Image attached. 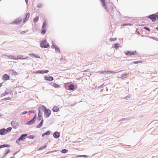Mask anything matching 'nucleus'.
I'll list each match as a JSON object with an SVG mask.
<instances>
[{
  "label": "nucleus",
  "instance_id": "8",
  "mask_svg": "<svg viewBox=\"0 0 158 158\" xmlns=\"http://www.w3.org/2000/svg\"><path fill=\"white\" fill-rule=\"evenodd\" d=\"M13 128L16 129L18 126V123L15 121H12L11 123Z\"/></svg>",
  "mask_w": 158,
  "mask_h": 158
},
{
  "label": "nucleus",
  "instance_id": "41",
  "mask_svg": "<svg viewBox=\"0 0 158 158\" xmlns=\"http://www.w3.org/2000/svg\"><path fill=\"white\" fill-rule=\"evenodd\" d=\"M144 28L148 31H150V29L149 28L147 27H144Z\"/></svg>",
  "mask_w": 158,
  "mask_h": 158
},
{
  "label": "nucleus",
  "instance_id": "38",
  "mask_svg": "<svg viewBox=\"0 0 158 158\" xmlns=\"http://www.w3.org/2000/svg\"><path fill=\"white\" fill-rule=\"evenodd\" d=\"M142 62V61H136L134 62V64H136V63H139Z\"/></svg>",
  "mask_w": 158,
  "mask_h": 158
},
{
  "label": "nucleus",
  "instance_id": "18",
  "mask_svg": "<svg viewBox=\"0 0 158 158\" xmlns=\"http://www.w3.org/2000/svg\"><path fill=\"white\" fill-rule=\"evenodd\" d=\"M42 114L41 113L40 110H39L38 117V120L39 121L41 120L42 119Z\"/></svg>",
  "mask_w": 158,
  "mask_h": 158
},
{
  "label": "nucleus",
  "instance_id": "26",
  "mask_svg": "<svg viewBox=\"0 0 158 158\" xmlns=\"http://www.w3.org/2000/svg\"><path fill=\"white\" fill-rule=\"evenodd\" d=\"M47 145H45L42 146L41 147H40V148H39L38 149V150H43V149H44L45 148H46V147H47Z\"/></svg>",
  "mask_w": 158,
  "mask_h": 158
},
{
  "label": "nucleus",
  "instance_id": "46",
  "mask_svg": "<svg viewBox=\"0 0 158 158\" xmlns=\"http://www.w3.org/2000/svg\"><path fill=\"white\" fill-rule=\"evenodd\" d=\"M127 25V24H123V25H122V26H126V25Z\"/></svg>",
  "mask_w": 158,
  "mask_h": 158
},
{
  "label": "nucleus",
  "instance_id": "48",
  "mask_svg": "<svg viewBox=\"0 0 158 158\" xmlns=\"http://www.w3.org/2000/svg\"><path fill=\"white\" fill-rule=\"evenodd\" d=\"M25 1L26 2V3H27V0H25Z\"/></svg>",
  "mask_w": 158,
  "mask_h": 158
},
{
  "label": "nucleus",
  "instance_id": "40",
  "mask_svg": "<svg viewBox=\"0 0 158 158\" xmlns=\"http://www.w3.org/2000/svg\"><path fill=\"white\" fill-rule=\"evenodd\" d=\"M77 157H86V156L85 155H79L78 156H77Z\"/></svg>",
  "mask_w": 158,
  "mask_h": 158
},
{
  "label": "nucleus",
  "instance_id": "39",
  "mask_svg": "<svg viewBox=\"0 0 158 158\" xmlns=\"http://www.w3.org/2000/svg\"><path fill=\"white\" fill-rule=\"evenodd\" d=\"M12 129V128L11 127H8L7 128V130L8 131H11V130Z\"/></svg>",
  "mask_w": 158,
  "mask_h": 158
},
{
  "label": "nucleus",
  "instance_id": "2",
  "mask_svg": "<svg viewBox=\"0 0 158 158\" xmlns=\"http://www.w3.org/2000/svg\"><path fill=\"white\" fill-rule=\"evenodd\" d=\"M10 152V149L9 148L2 149L1 153L2 157L5 156L7 153Z\"/></svg>",
  "mask_w": 158,
  "mask_h": 158
},
{
  "label": "nucleus",
  "instance_id": "20",
  "mask_svg": "<svg viewBox=\"0 0 158 158\" xmlns=\"http://www.w3.org/2000/svg\"><path fill=\"white\" fill-rule=\"evenodd\" d=\"M30 17V14L29 13H28L27 14L26 17L24 19V20L23 21V22H27L28 20V19Z\"/></svg>",
  "mask_w": 158,
  "mask_h": 158
},
{
  "label": "nucleus",
  "instance_id": "32",
  "mask_svg": "<svg viewBox=\"0 0 158 158\" xmlns=\"http://www.w3.org/2000/svg\"><path fill=\"white\" fill-rule=\"evenodd\" d=\"M43 5L41 3H39L37 5V7L38 8H41L43 7Z\"/></svg>",
  "mask_w": 158,
  "mask_h": 158
},
{
  "label": "nucleus",
  "instance_id": "11",
  "mask_svg": "<svg viewBox=\"0 0 158 158\" xmlns=\"http://www.w3.org/2000/svg\"><path fill=\"white\" fill-rule=\"evenodd\" d=\"M10 146L6 144H4L3 145H2L0 146V156H2V155L1 154V153H2V149H1V148H3L4 147H9Z\"/></svg>",
  "mask_w": 158,
  "mask_h": 158
},
{
  "label": "nucleus",
  "instance_id": "25",
  "mask_svg": "<svg viewBox=\"0 0 158 158\" xmlns=\"http://www.w3.org/2000/svg\"><path fill=\"white\" fill-rule=\"evenodd\" d=\"M74 88V86L73 85H71L69 86V89L70 90H72Z\"/></svg>",
  "mask_w": 158,
  "mask_h": 158
},
{
  "label": "nucleus",
  "instance_id": "22",
  "mask_svg": "<svg viewBox=\"0 0 158 158\" xmlns=\"http://www.w3.org/2000/svg\"><path fill=\"white\" fill-rule=\"evenodd\" d=\"M101 2H102V5L104 7L105 9H107L106 5H105V0H100Z\"/></svg>",
  "mask_w": 158,
  "mask_h": 158
},
{
  "label": "nucleus",
  "instance_id": "24",
  "mask_svg": "<svg viewBox=\"0 0 158 158\" xmlns=\"http://www.w3.org/2000/svg\"><path fill=\"white\" fill-rule=\"evenodd\" d=\"M50 131H48L46 132L45 133H44L42 135V136L44 137L45 135H50Z\"/></svg>",
  "mask_w": 158,
  "mask_h": 158
},
{
  "label": "nucleus",
  "instance_id": "14",
  "mask_svg": "<svg viewBox=\"0 0 158 158\" xmlns=\"http://www.w3.org/2000/svg\"><path fill=\"white\" fill-rule=\"evenodd\" d=\"M49 71L48 70H44V71H41V70H39L37 71H36L35 72V73L36 74L37 73H47Z\"/></svg>",
  "mask_w": 158,
  "mask_h": 158
},
{
  "label": "nucleus",
  "instance_id": "17",
  "mask_svg": "<svg viewBox=\"0 0 158 158\" xmlns=\"http://www.w3.org/2000/svg\"><path fill=\"white\" fill-rule=\"evenodd\" d=\"M3 78L6 80H8L9 79L10 77L7 74H5L3 76Z\"/></svg>",
  "mask_w": 158,
  "mask_h": 158
},
{
  "label": "nucleus",
  "instance_id": "30",
  "mask_svg": "<svg viewBox=\"0 0 158 158\" xmlns=\"http://www.w3.org/2000/svg\"><path fill=\"white\" fill-rule=\"evenodd\" d=\"M53 86L55 88H58L60 87V86L58 85V84H56L55 83H54L53 85Z\"/></svg>",
  "mask_w": 158,
  "mask_h": 158
},
{
  "label": "nucleus",
  "instance_id": "10",
  "mask_svg": "<svg viewBox=\"0 0 158 158\" xmlns=\"http://www.w3.org/2000/svg\"><path fill=\"white\" fill-rule=\"evenodd\" d=\"M8 132L7 130L5 129H2L0 130V134L4 135L6 134Z\"/></svg>",
  "mask_w": 158,
  "mask_h": 158
},
{
  "label": "nucleus",
  "instance_id": "29",
  "mask_svg": "<svg viewBox=\"0 0 158 158\" xmlns=\"http://www.w3.org/2000/svg\"><path fill=\"white\" fill-rule=\"evenodd\" d=\"M47 25V23H46V21H45L44 22V23H43L42 26V28H45V27H46Z\"/></svg>",
  "mask_w": 158,
  "mask_h": 158
},
{
  "label": "nucleus",
  "instance_id": "15",
  "mask_svg": "<svg viewBox=\"0 0 158 158\" xmlns=\"http://www.w3.org/2000/svg\"><path fill=\"white\" fill-rule=\"evenodd\" d=\"M53 136L56 138H58L60 137V133L57 131L56 132L53 133Z\"/></svg>",
  "mask_w": 158,
  "mask_h": 158
},
{
  "label": "nucleus",
  "instance_id": "21",
  "mask_svg": "<svg viewBox=\"0 0 158 158\" xmlns=\"http://www.w3.org/2000/svg\"><path fill=\"white\" fill-rule=\"evenodd\" d=\"M29 55L32 57H35L38 58H40V57L34 54H30Z\"/></svg>",
  "mask_w": 158,
  "mask_h": 158
},
{
  "label": "nucleus",
  "instance_id": "44",
  "mask_svg": "<svg viewBox=\"0 0 158 158\" xmlns=\"http://www.w3.org/2000/svg\"><path fill=\"white\" fill-rule=\"evenodd\" d=\"M156 18L158 19V12L156 13Z\"/></svg>",
  "mask_w": 158,
  "mask_h": 158
},
{
  "label": "nucleus",
  "instance_id": "5",
  "mask_svg": "<svg viewBox=\"0 0 158 158\" xmlns=\"http://www.w3.org/2000/svg\"><path fill=\"white\" fill-rule=\"evenodd\" d=\"M136 53V51H127L124 52V53L126 56H131L132 55H135Z\"/></svg>",
  "mask_w": 158,
  "mask_h": 158
},
{
  "label": "nucleus",
  "instance_id": "23",
  "mask_svg": "<svg viewBox=\"0 0 158 158\" xmlns=\"http://www.w3.org/2000/svg\"><path fill=\"white\" fill-rule=\"evenodd\" d=\"M44 122V120L42 119L41 121V122H40V123L36 126V127L37 128H40L42 126L43 123Z\"/></svg>",
  "mask_w": 158,
  "mask_h": 158
},
{
  "label": "nucleus",
  "instance_id": "33",
  "mask_svg": "<svg viewBox=\"0 0 158 158\" xmlns=\"http://www.w3.org/2000/svg\"><path fill=\"white\" fill-rule=\"evenodd\" d=\"M68 152V150L66 149H64L62 150L61 152L63 153H65Z\"/></svg>",
  "mask_w": 158,
  "mask_h": 158
},
{
  "label": "nucleus",
  "instance_id": "36",
  "mask_svg": "<svg viewBox=\"0 0 158 158\" xmlns=\"http://www.w3.org/2000/svg\"><path fill=\"white\" fill-rule=\"evenodd\" d=\"M108 11L110 13V14H112L113 13V10L112 9L111 10V11H110V10H108Z\"/></svg>",
  "mask_w": 158,
  "mask_h": 158
},
{
  "label": "nucleus",
  "instance_id": "43",
  "mask_svg": "<svg viewBox=\"0 0 158 158\" xmlns=\"http://www.w3.org/2000/svg\"><path fill=\"white\" fill-rule=\"evenodd\" d=\"M27 111H24V112H23L22 114H27Z\"/></svg>",
  "mask_w": 158,
  "mask_h": 158
},
{
  "label": "nucleus",
  "instance_id": "49",
  "mask_svg": "<svg viewBox=\"0 0 158 158\" xmlns=\"http://www.w3.org/2000/svg\"><path fill=\"white\" fill-rule=\"evenodd\" d=\"M11 158H14L13 157H11Z\"/></svg>",
  "mask_w": 158,
  "mask_h": 158
},
{
  "label": "nucleus",
  "instance_id": "4",
  "mask_svg": "<svg viewBox=\"0 0 158 158\" xmlns=\"http://www.w3.org/2000/svg\"><path fill=\"white\" fill-rule=\"evenodd\" d=\"M10 58L13 60L25 59L26 58H23V56H10Z\"/></svg>",
  "mask_w": 158,
  "mask_h": 158
},
{
  "label": "nucleus",
  "instance_id": "9",
  "mask_svg": "<svg viewBox=\"0 0 158 158\" xmlns=\"http://www.w3.org/2000/svg\"><path fill=\"white\" fill-rule=\"evenodd\" d=\"M148 17L152 20V21L154 22L156 19V14H153L150 15Z\"/></svg>",
  "mask_w": 158,
  "mask_h": 158
},
{
  "label": "nucleus",
  "instance_id": "6",
  "mask_svg": "<svg viewBox=\"0 0 158 158\" xmlns=\"http://www.w3.org/2000/svg\"><path fill=\"white\" fill-rule=\"evenodd\" d=\"M27 134H23L22 135L20 136L17 140L16 142L17 143H19V141L20 140H23L27 136Z\"/></svg>",
  "mask_w": 158,
  "mask_h": 158
},
{
  "label": "nucleus",
  "instance_id": "45",
  "mask_svg": "<svg viewBox=\"0 0 158 158\" xmlns=\"http://www.w3.org/2000/svg\"><path fill=\"white\" fill-rule=\"evenodd\" d=\"M29 112L31 113H34V112L32 111H29Z\"/></svg>",
  "mask_w": 158,
  "mask_h": 158
},
{
  "label": "nucleus",
  "instance_id": "16",
  "mask_svg": "<svg viewBox=\"0 0 158 158\" xmlns=\"http://www.w3.org/2000/svg\"><path fill=\"white\" fill-rule=\"evenodd\" d=\"M44 79L47 81H52L53 80V78L51 76L49 77L45 76L44 77Z\"/></svg>",
  "mask_w": 158,
  "mask_h": 158
},
{
  "label": "nucleus",
  "instance_id": "13",
  "mask_svg": "<svg viewBox=\"0 0 158 158\" xmlns=\"http://www.w3.org/2000/svg\"><path fill=\"white\" fill-rule=\"evenodd\" d=\"M114 72L110 71H104L102 72H100V73L103 74H107L110 73H114Z\"/></svg>",
  "mask_w": 158,
  "mask_h": 158
},
{
  "label": "nucleus",
  "instance_id": "12",
  "mask_svg": "<svg viewBox=\"0 0 158 158\" xmlns=\"http://www.w3.org/2000/svg\"><path fill=\"white\" fill-rule=\"evenodd\" d=\"M22 22V20L20 19L15 20L12 23V24H18Z\"/></svg>",
  "mask_w": 158,
  "mask_h": 158
},
{
  "label": "nucleus",
  "instance_id": "47",
  "mask_svg": "<svg viewBox=\"0 0 158 158\" xmlns=\"http://www.w3.org/2000/svg\"><path fill=\"white\" fill-rule=\"evenodd\" d=\"M2 84L1 83H0V87H1Z\"/></svg>",
  "mask_w": 158,
  "mask_h": 158
},
{
  "label": "nucleus",
  "instance_id": "19",
  "mask_svg": "<svg viewBox=\"0 0 158 158\" xmlns=\"http://www.w3.org/2000/svg\"><path fill=\"white\" fill-rule=\"evenodd\" d=\"M59 110V109L58 107L56 106H54L52 109V111L54 112H57Z\"/></svg>",
  "mask_w": 158,
  "mask_h": 158
},
{
  "label": "nucleus",
  "instance_id": "7",
  "mask_svg": "<svg viewBox=\"0 0 158 158\" xmlns=\"http://www.w3.org/2000/svg\"><path fill=\"white\" fill-rule=\"evenodd\" d=\"M36 118V115L35 114V116L33 117V118L31 119V120L29 121V122H28L27 124L29 125H31L33 123H34L35 121V120Z\"/></svg>",
  "mask_w": 158,
  "mask_h": 158
},
{
  "label": "nucleus",
  "instance_id": "1",
  "mask_svg": "<svg viewBox=\"0 0 158 158\" xmlns=\"http://www.w3.org/2000/svg\"><path fill=\"white\" fill-rule=\"evenodd\" d=\"M43 108L44 110V115L46 117H48L51 114V110L49 109H46L44 106H43Z\"/></svg>",
  "mask_w": 158,
  "mask_h": 158
},
{
  "label": "nucleus",
  "instance_id": "34",
  "mask_svg": "<svg viewBox=\"0 0 158 158\" xmlns=\"http://www.w3.org/2000/svg\"><path fill=\"white\" fill-rule=\"evenodd\" d=\"M56 51L57 52H60L59 48L57 46L55 48Z\"/></svg>",
  "mask_w": 158,
  "mask_h": 158
},
{
  "label": "nucleus",
  "instance_id": "27",
  "mask_svg": "<svg viewBox=\"0 0 158 158\" xmlns=\"http://www.w3.org/2000/svg\"><path fill=\"white\" fill-rule=\"evenodd\" d=\"M39 16H37L34 18L33 19V21L34 23L37 22L39 20Z\"/></svg>",
  "mask_w": 158,
  "mask_h": 158
},
{
  "label": "nucleus",
  "instance_id": "37",
  "mask_svg": "<svg viewBox=\"0 0 158 158\" xmlns=\"http://www.w3.org/2000/svg\"><path fill=\"white\" fill-rule=\"evenodd\" d=\"M57 46L55 45H52L51 46V47L52 48H55Z\"/></svg>",
  "mask_w": 158,
  "mask_h": 158
},
{
  "label": "nucleus",
  "instance_id": "42",
  "mask_svg": "<svg viewBox=\"0 0 158 158\" xmlns=\"http://www.w3.org/2000/svg\"><path fill=\"white\" fill-rule=\"evenodd\" d=\"M11 99V98H5V100H10Z\"/></svg>",
  "mask_w": 158,
  "mask_h": 158
},
{
  "label": "nucleus",
  "instance_id": "3",
  "mask_svg": "<svg viewBox=\"0 0 158 158\" xmlns=\"http://www.w3.org/2000/svg\"><path fill=\"white\" fill-rule=\"evenodd\" d=\"M49 45L47 42L45 40L41 41L40 46L42 48H47L49 47Z\"/></svg>",
  "mask_w": 158,
  "mask_h": 158
},
{
  "label": "nucleus",
  "instance_id": "28",
  "mask_svg": "<svg viewBox=\"0 0 158 158\" xmlns=\"http://www.w3.org/2000/svg\"><path fill=\"white\" fill-rule=\"evenodd\" d=\"M42 29L41 31V33L43 35H44L45 34L46 29V28H42Z\"/></svg>",
  "mask_w": 158,
  "mask_h": 158
},
{
  "label": "nucleus",
  "instance_id": "35",
  "mask_svg": "<svg viewBox=\"0 0 158 158\" xmlns=\"http://www.w3.org/2000/svg\"><path fill=\"white\" fill-rule=\"evenodd\" d=\"M117 39V38H110V41H115V40H116Z\"/></svg>",
  "mask_w": 158,
  "mask_h": 158
},
{
  "label": "nucleus",
  "instance_id": "31",
  "mask_svg": "<svg viewBox=\"0 0 158 158\" xmlns=\"http://www.w3.org/2000/svg\"><path fill=\"white\" fill-rule=\"evenodd\" d=\"M119 46L118 44H114V48H117L119 47Z\"/></svg>",
  "mask_w": 158,
  "mask_h": 158
}]
</instances>
